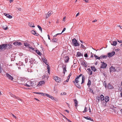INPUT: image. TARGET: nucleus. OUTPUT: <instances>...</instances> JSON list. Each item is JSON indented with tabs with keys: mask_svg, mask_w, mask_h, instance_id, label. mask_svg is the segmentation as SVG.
<instances>
[{
	"mask_svg": "<svg viewBox=\"0 0 122 122\" xmlns=\"http://www.w3.org/2000/svg\"><path fill=\"white\" fill-rule=\"evenodd\" d=\"M53 79L56 81L57 82H60L61 81V79L59 77L56 76H53Z\"/></svg>",
	"mask_w": 122,
	"mask_h": 122,
	"instance_id": "1",
	"label": "nucleus"
},
{
	"mask_svg": "<svg viewBox=\"0 0 122 122\" xmlns=\"http://www.w3.org/2000/svg\"><path fill=\"white\" fill-rule=\"evenodd\" d=\"M72 42L75 46H78L79 44L77 42V40L75 39H74L72 40Z\"/></svg>",
	"mask_w": 122,
	"mask_h": 122,
	"instance_id": "2",
	"label": "nucleus"
},
{
	"mask_svg": "<svg viewBox=\"0 0 122 122\" xmlns=\"http://www.w3.org/2000/svg\"><path fill=\"white\" fill-rule=\"evenodd\" d=\"M34 93H36V94H41V95L43 96H46L47 97H48L50 98V97H51V95H49V94L47 93H41V92H34Z\"/></svg>",
	"mask_w": 122,
	"mask_h": 122,
	"instance_id": "3",
	"label": "nucleus"
},
{
	"mask_svg": "<svg viewBox=\"0 0 122 122\" xmlns=\"http://www.w3.org/2000/svg\"><path fill=\"white\" fill-rule=\"evenodd\" d=\"M53 13V12L52 11H49L48 13L46 14V18H47L49 17Z\"/></svg>",
	"mask_w": 122,
	"mask_h": 122,
	"instance_id": "4",
	"label": "nucleus"
},
{
	"mask_svg": "<svg viewBox=\"0 0 122 122\" xmlns=\"http://www.w3.org/2000/svg\"><path fill=\"white\" fill-rule=\"evenodd\" d=\"M115 54V52L114 51H113L111 53H108V56L109 57H111L114 55Z\"/></svg>",
	"mask_w": 122,
	"mask_h": 122,
	"instance_id": "5",
	"label": "nucleus"
},
{
	"mask_svg": "<svg viewBox=\"0 0 122 122\" xmlns=\"http://www.w3.org/2000/svg\"><path fill=\"white\" fill-rule=\"evenodd\" d=\"M81 65H83L85 66V67H86L87 66V64L86 62L85 61H81Z\"/></svg>",
	"mask_w": 122,
	"mask_h": 122,
	"instance_id": "6",
	"label": "nucleus"
},
{
	"mask_svg": "<svg viewBox=\"0 0 122 122\" xmlns=\"http://www.w3.org/2000/svg\"><path fill=\"white\" fill-rule=\"evenodd\" d=\"M6 76L9 79L12 80L13 78V77L11 76L9 74L6 73Z\"/></svg>",
	"mask_w": 122,
	"mask_h": 122,
	"instance_id": "7",
	"label": "nucleus"
},
{
	"mask_svg": "<svg viewBox=\"0 0 122 122\" xmlns=\"http://www.w3.org/2000/svg\"><path fill=\"white\" fill-rule=\"evenodd\" d=\"M1 46V48L2 50L3 49H5L7 47V44H3L0 45Z\"/></svg>",
	"mask_w": 122,
	"mask_h": 122,
	"instance_id": "8",
	"label": "nucleus"
},
{
	"mask_svg": "<svg viewBox=\"0 0 122 122\" xmlns=\"http://www.w3.org/2000/svg\"><path fill=\"white\" fill-rule=\"evenodd\" d=\"M28 80L26 78L23 79L22 80L23 84L24 85H25L26 83H27V81H28Z\"/></svg>",
	"mask_w": 122,
	"mask_h": 122,
	"instance_id": "9",
	"label": "nucleus"
},
{
	"mask_svg": "<svg viewBox=\"0 0 122 122\" xmlns=\"http://www.w3.org/2000/svg\"><path fill=\"white\" fill-rule=\"evenodd\" d=\"M31 83V81H30L29 80H28V81L27 82V83H26L24 86L28 87H30Z\"/></svg>",
	"mask_w": 122,
	"mask_h": 122,
	"instance_id": "10",
	"label": "nucleus"
},
{
	"mask_svg": "<svg viewBox=\"0 0 122 122\" xmlns=\"http://www.w3.org/2000/svg\"><path fill=\"white\" fill-rule=\"evenodd\" d=\"M36 81H31L30 83V87H34L36 85Z\"/></svg>",
	"mask_w": 122,
	"mask_h": 122,
	"instance_id": "11",
	"label": "nucleus"
},
{
	"mask_svg": "<svg viewBox=\"0 0 122 122\" xmlns=\"http://www.w3.org/2000/svg\"><path fill=\"white\" fill-rule=\"evenodd\" d=\"M112 45L113 46H116L117 44V41H110Z\"/></svg>",
	"mask_w": 122,
	"mask_h": 122,
	"instance_id": "12",
	"label": "nucleus"
},
{
	"mask_svg": "<svg viewBox=\"0 0 122 122\" xmlns=\"http://www.w3.org/2000/svg\"><path fill=\"white\" fill-rule=\"evenodd\" d=\"M3 14L9 18L11 19L12 18V16L8 14H7L6 13H4Z\"/></svg>",
	"mask_w": 122,
	"mask_h": 122,
	"instance_id": "13",
	"label": "nucleus"
},
{
	"mask_svg": "<svg viewBox=\"0 0 122 122\" xmlns=\"http://www.w3.org/2000/svg\"><path fill=\"white\" fill-rule=\"evenodd\" d=\"M31 33L32 34L35 35L36 36H39V35L37 33H36L35 31L32 30L31 31Z\"/></svg>",
	"mask_w": 122,
	"mask_h": 122,
	"instance_id": "14",
	"label": "nucleus"
},
{
	"mask_svg": "<svg viewBox=\"0 0 122 122\" xmlns=\"http://www.w3.org/2000/svg\"><path fill=\"white\" fill-rule=\"evenodd\" d=\"M107 65L104 63L103 62L102 63V65L101 66V68H105L106 67Z\"/></svg>",
	"mask_w": 122,
	"mask_h": 122,
	"instance_id": "15",
	"label": "nucleus"
},
{
	"mask_svg": "<svg viewBox=\"0 0 122 122\" xmlns=\"http://www.w3.org/2000/svg\"><path fill=\"white\" fill-rule=\"evenodd\" d=\"M82 75V74H81L78 76H77V77L75 79V81L76 83L78 82L79 81L78 80L79 79V78Z\"/></svg>",
	"mask_w": 122,
	"mask_h": 122,
	"instance_id": "16",
	"label": "nucleus"
},
{
	"mask_svg": "<svg viewBox=\"0 0 122 122\" xmlns=\"http://www.w3.org/2000/svg\"><path fill=\"white\" fill-rule=\"evenodd\" d=\"M43 62H44L46 65L48 66L49 65L48 63H47V60L45 58H43L42 59Z\"/></svg>",
	"mask_w": 122,
	"mask_h": 122,
	"instance_id": "17",
	"label": "nucleus"
},
{
	"mask_svg": "<svg viewBox=\"0 0 122 122\" xmlns=\"http://www.w3.org/2000/svg\"><path fill=\"white\" fill-rule=\"evenodd\" d=\"M13 44H14L15 46H17L18 45H21L20 42H14L13 43Z\"/></svg>",
	"mask_w": 122,
	"mask_h": 122,
	"instance_id": "18",
	"label": "nucleus"
},
{
	"mask_svg": "<svg viewBox=\"0 0 122 122\" xmlns=\"http://www.w3.org/2000/svg\"><path fill=\"white\" fill-rule=\"evenodd\" d=\"M45 81H40L39 82V84L38 85V86H41L42 84H44L45 83Z\"/></svg>",
	"mask_w": 122,
	"mask_h": 122,
	"instance_id": "19",
	"label": "nucleus"
},
{
	"mask_svg": "<svg viewBox=\"0 0 122 122\" xmlns=\"http://www.w3.org/2000/svg\"><path fill=\"white\" fill-rule=\"evenodd\" d=\"M76 57H80L81 56H83V54L80 52H78L77 53L76 55Z\"/></svg>",
	"mask_w": 122,
	"mask_h": 122,
	"instance_id": "20",
	"label": "nucleus"
},
{
	"mask_svg": "<svg viewBox=\"0 0 122 122\" xmlns=\"http://www.w3.org/2000/svg\"><path fill=\"white\" fill-rule=\"evenodd\" d=\"M2 27L5 30H7L8 29V27L5 24H3L2 25Z\"/></svg>",
	"mask_w": 122,
	"mask_h": 122,
	"instance_id": "21",
	"label": "nucleus"
},
{
	"mask_svg": "<svg viewBox=\"0 0 122 122\" xmlns=\"http://www.w3.org/2000/svg\"><path fill=\"white\" fill-rule=\"evenodd\" d=\"M110 71H115L116 70V69L114 67H113L112 66L110 68Z\"/></svg>",
	"mask_w": 122,
	"mask_h": 122,
	"instance_id": "22",
	"label": "nucleus"
},
{
	"mask_svg": "<svg viewBox=\"0 0 122 122\" xmlns=\"http://www.w3.org/2000/svg\"><path fill=\"white\" fill-rule=\"evenodd\" d=\"M107 88L109 89H112L113 88V86L111 84H109L107 86Z\"/></svg>",
	"mask_w": 122,
	"mask_h": 122,
	"instance_id": "23",
	"label": "nucleus"
},
{
	"mask_svg": "<svg viewBox=\"0 0 122 122\" xmlns=\"http://www.w3.org/2000/svg\"><path fill=\"white\" fill-rule=\"evenodd\" d=\"M63 73H64V75L65 72L67 71L66 70V66H63Z\"/></svg>",
	"mask_w": 122,
	"mask_h": 122,
	"instance_id": "24",
	"label": "nucleus"
},
{
	"mask_svg": "<svg viewBox=\"0 0 122 122\" xmlns=\"http://www.w3.org/2000/svg\"><path fill=\"white\" fill-rule=\"evenodd\" d=\"M109 97L107 96L105 97V101L106 102L109 101Z\"/></svg>",
	"mask_w": 122,
	"mask_h": 122,
	"instance_id": "25",
	"label": "nucleus"
},
{
	"mask_svg": "<svg viewBox=\"0 0 122 122\" xmlns=\"http://www.w3.org/2000/svg\"><path fill=\"white\" fill-rule=\"evenodd\" d=\"M29 25L30 26L32 27H35V26L34 25V24L32 22L29 23Z\"/></svg>",
	"mask_w": 122,
	"mask_h": 122,
	"instance_id": "26",
	"label": "nucleus"
},
{
	"mask_svg": "<svg viewBox=\"0 0 122 122\" xmlns=\"http://www.w3.org/2000/svg\"><path fill=\"white\" fill-rule=\"evenodd\" d=\"M82 81L81 84H82L83 83H84V81H85V76L84 75H82Z\"/></svg>",
	"mask_w": 122,
	"mask_h": 122,
	"instance_id": "27",
	"label": "nucleus"
},
{
	"mask_svg": "<svg viewBox=\"0 0 122 122\" xmlns=\"http://www.w3.org/2000/svg\"><path fill=\"white\" fill-rule=\"evenodd\" d=\"M29 50L31 52H34L35 51L34 49L32 47H29Z\"/></svg>",
	"mask_w": 122,
	"mask_h": 122,
	"instance_id": "28",
	"label": "nucleus"
},
{
	"mask_svg": "<svg viewBox=\"0 0 122 122\" xmlns=\"http://www.w3.org/2000/svg\"><path fill=\"white\" fill-rule=\"evenodd\" d=\"M74 101L75 102L74 105L76 107H77L78 105V102L76 99H74Z\"/></svg>",
	"mask_w": 122,
	"mask_h": 122,
	"instance_id": "29",
	"label": "nucleus"
},
{
	"mask_svg": "<svg viewBox=\"0 0 122 122\" xmlns=\"http://www.w3.org/2000/svg\"><path fill=\"white\" fill-rule=\"evenodd\" d=\"M69 57L67 56H66V57L65 59V62H67L68 61H69Z\"/></svg>",
	"mask_w": 122,
	"mask_h": 122,
	"instance_id": "30",
	"label": "nucleus"
},
{
	"mask_svg": "<svg viewBox=\"0 0 122 122\" xmlns=\"http://www.w3.org/2000/svg\"><path fill=\"white\" fill-rule=\"evenodd\" d=\"M96 99L97 102H99L100 99V96H97L96 97Z\"/></svg>",
	"mask_w": 122,
	"mask_h": 122,
	"instance_id": "31",
	"label": "nucleus"
},
{
	"mask_svg": "<svg viewBox=\"0 0 122 122\" xmlns=\"http://www.w3.org/2000/svg\"><path fill=\"white\" fill-rule=\"evenodd\" d=\"M84 118L86 119L90 120L91 121L94 122L93 120L92 119H91V118L90 117H85Z\"/></svg>",
	"mask_w": 122,
	"mask_h": 122,
	"instance_id": "32",
	"label": "nucleus"
},
{
	"mask_svg": "<svg viewBox=\"0 0 122 122\" xmlns=\"http://www.w3.org/2000/svg\"><path fill=\"white\" fill-rule=\"evenodd\" d=\"M100 97L101 101H102L104 100V96L102 95H101L100 96Z\"/></svg>",
	"mask_w": 122,
	"mask_h": 122,
	"instance_id": "33",
	"label": "nucleus"
},
{
	"mask_svg": "<svg viewBox=\"0 0 122 122\" xmlns=\"http://www.w3.org/2000/svg\"><path fill=\"white\" fill-rule=\"evenodd\" d=\"M11 95V96L12 97H13L14 98L17 99H18V100H20V99L19 98H18V97H16V96H15L14 95H13L12 94Z\"/></svg>",
	"mask_w": 122,
	"mask_h": 122,
	"instance_id": "34",
	"label": "nucleus"
},
{
	"mask_svg": "<svg viewBox=\"0 0 122 122\" xmlns=\"http://www.w3.org/2000/svg\"><path fill=\"white\" fill-rule=\"evenodd\" d=\"M24 45L26 47H30V45L28 43H24Z\"/></svg>",
	"mask_w": 122,
	"mask_h": 122,
	"instance_id": "35",
	"label": "nucleus"
},
{
	"mask_svg": "<svg viewBox=\"0 0 122 122\" xmlns=\"http://www.w3.org/2000/svg\"><path fill=\"white\" fill-rule=\"evenodd\" d=\"M87 70L88 71V72H89V74H90V75H91L92 74V72L91 70V69L90 68H88L87 69Z\"/></svg>",
	"mask_w": 122,
	"mask_h": 122,
	"instance_id": "36",
	"label": "nucleus"
},
{
	"mask_svg": "<svg viewBox=\"0 0 122 122\" xmlns=\"http://www.w3.org/2000/svg\"><path fill=\"white\" fill-rule=\"evenodd\" d=\"M36 52L37 54L39 55H41V54L39 50H36Z\"/></svg>",
	"mask_w": 122,
	"mask_h": 122,
	"instance_id": "37",
	"label": "nucleus"
},
{
	"mask_svg": "<svg viewBox=\"0 0 122 122\" xmlns=\"http://www.w3.org/2000/svg\"><path fill=\"white\" fill-rule=\"evenodd\" d=\"M88 108L86 106H85L84 110L83 111V113H84L87 112V111Z\"/></svg>",
	"mask_w": 122,
	"mask_h": 122,
	"instance_id": "38",
	"label": "nucleus"
},
{
	"mask_svg": "<svg viewBox=\"0 0 122 122\" xmlns=\"http://www.w3.org/2000/svg\"><path fill=\"white\" fill-rule=\"evenodd\" d=\"M91 81H90V80L89 79H88V83L87 84V85H88V87H89L90 85H91Z\"/></svg>",
	"mask_w": 122,
	"mask_h": 122,
	"instance_id": "39",
	"label": "nucleus"
},
{
	"mask_svg": "<svg viewBox=\"0 0 122 122\" xmlns=\"http://www.w3.org/2000/svg\"><path fill=\"white\" fill-rule=\"evenodd\" d=\"M58 40V39L57 38H54L52 40L53 42H56Z\"/></svg>",
	"mask_w": 122,
	"mask_h": 122,
	"instance_id": "40",
	"label": "nucleus"
},
{
	"mask_svg": "<svg viewBox=\"0 0 122 122\" xmlns=\"http://www.w3.org/2000/svg\"><path fill=\"white\" fill-rule=\"evenodd\" d=\"M91 68L92 70L94 71H96V69L93 66H91Z\"/></svg>",
	"mask_w": 122,
	"mask_h": 122,
	"instance_id": "41",
	"label": "nucleus"
},
{
	"mask_svg": "<svg viewBox=\"0 0 122 122\" xmlns=\"http://www.w3.org/2000/svg\"><path fill=\"white\" fill-rule=\"evenodd\" d=\"M75 85H76L77 87L79 88H80L81 87V86L79 85L78 84H75Z\"/></svg>",
	"mask_w": 122,
	"mask_h": 122,
	"instance_id": "42",
	"label": "nucleus"
},
{
	"mask_svg": "<svg viewBox=\"0 0 122 122\" xmlns=\"http://www.w3.org/2000/svg\"><path fill=\"white\" fill-rule=\"evenodd\" d=\"M47 71H50V67L49 65H48V66H47Z\"/></svg>",
	"mask_w": 122,
	"mask_h": 122,
	"instance_id": "43",
	"label": "nucleus"
},
{
	"mask_svg": "<svg viewBox=\"0 0 122 122\" xmlns=\"http://www.w3.org/2000/svg\"><path fill=\"white\" fill-rule=\"evenodd\" d=\"M69 79H68L67 78V80L66 81H64V83H63V84H65V83H66V82H68L69 81Z\"/></svg>",
	"mask_w": 122,
	"mask_h": 122,
	"instance_id": "44",
	"label": "nucleus"
},
{
	"mask_svg": "<svg viewBox=\"0 0 122 122\" xmlns=\"http://www.w3.org/2000/svg\"><path fill=\"white\" fill-rule=\"evenodd\" d=\"M89 89H90V92L94 94V93L93 92V90L92 89H91L90 88Z\"/></svg>",
	"mask_w": 122,
	"mask_h": 122,
	"instance_id": "45",
	"label": "nucleus"
},
{
	"mask_svg": "<svg viewBox=\"0 0 122 122\" xmlns=\"http://www.w3.org/2000/svg\"><path fill=\"white\" fill-rule=\"evenodd\" d=\"M66 94V93L65 92H63V93H61V95H65Z\"/></svg>",
	"mask_w": 122,
	"mask_h": 122,
	"instance_id": "46",
	"label": "nucleus"
},
{
	"mask_svg": "<svg viewBox=\"0 0 122 122\" xmlns=\"http://www.w3.org/2000/svg\"><path fill=\"white\" fill-rule=\"evenodd\" d=\"M102 58L103 57V58H106L107 57V56L106 55H102Z\"/></svg>",
	"mask_w": 122,
	"mask_h": 122,
	"instance_id": "47",
	"label": "nucleus"
},
{
	"mask_svg": "<svg viewBox=\"0 0 122 122\" xmlns=\"http://www.w3.org/2000/svg\"><path fill=\"white\" fill-rule=\"evenodd\" d=\"M61 34V33H58V34H56V35H55L53 36L54 38H55V37H56V36H57V35H59V34Z\"/></svg>",
	"mask_w": 122,
	"mask_h": 122,
	"instance_id": "48",
	"label": "nucleus"
},
{
	"mask_svg": "<svg viewBox=\"0 0 122 122\" xmlns=\"http://www.w3.org/2000/svg\"><path fill=\"white\" fill-rule=\"evenodd\" d=\"M71 75V72L69 74V76L67 77V78L68 79H69L70 78V76Z\"/></svg>",
	"mask_w": 122,
	"mask_h": 122,
	"instance_id": "49",
	"label": "nucleus"
},
{
	"mask_svg": "<svg viewBox=\"0 0 122 122\" xmlns=\"http://www.w3.org/2000/svg\"><path fill=\"white\" fill-rule=\"evenodd\" d=\"M37 27L38 28H39V30H41V31H42V29L41 27L39 25H38Z\"/></svg>",
	"mask_w": 122,
	"mask_h": 122,
	"instance_id": "50",
	"label": "nucleus"
},
{
	"mask_svg": "<svg viewBox=\"0 0 122 122\" xmlns=\"http://www.w3.org/2000/svg\"><path fill=\"white\" fill-rule=\"evenodd\" d=\"M84 56L85 57L87 58L88 57L87 54L86 53H85V54L84 55Z\"/></svg>",
	"mask_w": 122,
	"mask_h": 122,
	"instance_id": "51",
	"label": "nucleus"
},
{
	"mask_svg": "<svg viewBox=\"0 0 122 122\" xmlns=\"http://www.w3.org/2000/svg\"><path fill=\"white\" fill-rule=\"evenodd\" d=\"M7 46H9V47H10L9 48H10L11 47V46H12L10 44H7Z\"/></svg>",
	"mask_w": 122,
	"mask_h": 122,
	"instance_id": "52",
	"label": "nucleus"
},
{
	"mask_svg": "<svg viewBox=\"0 0 122 122\" xmlns=\"http://www.w3.org/2000/svg\"><path fill=\"white\" fill-rule=\"evenodd\" d=\"M50 98H51L52 100L54 99V97H53L51 96V97H50Z\"/></svg>",
	"mask_w": 122,
	"mask_h": 122,
	"instance_id": "53",
	"label": "nucleus"
},
{
	"mask_svg": "<svg viewBox=\"0 0 122 122\" xmlns=\"http://www.w3.org/2000/svg\"><path fill=\"white\" fill-rule=\"evenodd\" d=\"M94 56L95 57L96 59H98V56H97L96 55H94Z\"/></svg>",
	"mask_w": 122,
	"mask_h": 122,
	"instance_id": "54",
	"label": "nucleus"
},
{
	"mask_svg": "<svg viewBox=\"0 0 122 122\" xmlns=\"http://www.w3.org/2000/svg\"><path fill=\"white\" fill-rule=\"evenodd\" d=\"M66 30V28H63V29L62 32H61V33L63 32L65 30Z\"/></svg>",
	"mask_w": 122,
	"mask_h": 122,
	"instance_id": "55",
	"label": "nucleus"
},
{
	"mask_svg": "<svg viewBox=\"0 0 122 122\" xmlns=\"http://www.w3.org/2000/svg\"><path fill=\"white\" fill-rule=\"evenodd\" d=\"M102 58V56H101L100 57H98V59H99V60H100L101 59V58Z\"/></svg>",
	"mask_w": 122,
	"mask_h": 122,
	"instance_id": "56",
	"label": "nucleus"
},
{
	"mask_svg": "<svg viewBox=\"0 0 122 122\" xmlns=\"http://www.w3.org/2000/svg\"><path fill=\"white\" fill-rule=\"evenodd\" d=\"M81 47L83 48H84V47H85L82 44L81 45Z\"/></svg>",
	"mask_w": 122,
	"mask_h": 122,
	"instance_id": "57",
	"label": "nucleus"
},
{
	"mask_svg": "<svg viewBox=\"0 0 122 122\" xmlns=\"http://www.w3.org/2000/svg\"><path fill=\"white\" fill-rule=\"evenodd\" d=\"M66 18V17H64L63 19V21H65V19Z\"/></svg>",
	"mask_w": 122,
	"mask_h": 122,
	"instance_id": "58",
	"label": "nucleus"
},
{
	"mask_svg": "<svg viewBox=\"0 0 122 122\" xmlns=\"http://www.w3.org/2000/svg\"><path fill=\"white\" fill-rule=\"evenodd\" d=\"M12 114V116L14 117H15V118L16 119L17 118V117H16L15 116L14 114Z\"/></svg>",
	"mask_w": 122,
	"mask_h": 122,
	"instance_id": "59",
	"label": "nucleus"
},
{
	"mask_svg": "<svg viewBox=\"0 0 122 122\" xmlns=\"http://www.w3.org/2000/svg\"><path fill=\"white\" fill-rule=\"evenodd\" d=\"M48 39L49 40H50V36L49 35H48Z\"/></svg>",
	"mask_w": 122,
	"mask_h": 122,
	"instance_id": "60",
	"label": "nucleus"
},
{
	"mask_svg": "<svg viewBox=\"0 0 122 122\" xmlns=\"http://www.w3.org/2000/svg\"><path fill=\"white\" fill-rule=\"evenodd\" d=\"M79 13H78L76 15V17H77V16H78V15H79Z\"/></svg>",
	"mask_w": 122,
	"mask_h": 122,
	"instance_id": "61",
	"label": "nucleus"
},
{
	"mask_svg": "<svg viewBox=\"0 0 122 122\" xmlns=\"http://www.w3.org/2000/svg\"><path fill=\"white\" fill-rule=\"evenodd\" d=\"M118 41L119 43H122V41L121 40H118Z\"/></svg>",
	"mask_w": 122,
	"mask_h": 122,
	"instance_id": "62",
	"label": "nucleus"
},
{
	"mask_svg": "<svg viewBox=\"0 0 122 122\" xmlns=\"http://www.w3.org/2000/svg\"><path fill=\"white\" fill-rule=\"evenodd\" d=\"M97 21V20H94L92 21V22H95Z\"/></svg>",
	"mask_w": 122,
	"mask_h": 122,
	"instance_id": "63",
	"label": "nucleus"
},
{
	"mask_svg": "<svg viewBox=\"0 0 122 122\" xmlns=\"http://www.w3.org/2000/svg\"><path fill=\"white\" fill-rule=\"evenodd\" d=\"M66 119L69 122H72L71 121L68 119H67V118H66Z\"/></svg>",
	"mask_w": 122,
	"mask_h": 122,
	"instance_id": "64",
	"label": "nucleus"
}]
</instances>
